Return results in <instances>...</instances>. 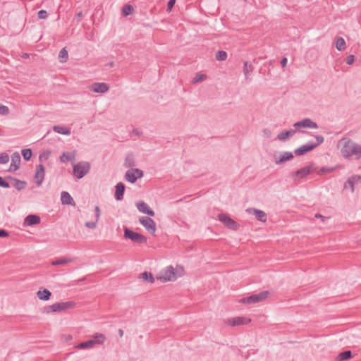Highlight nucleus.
<instances>
[{
	"label": "nucleus",
	"mask_w": 361,
	"mask_h": 361,
	"mask_svg": "<svg viewBox=\"0 0 361 361\" xmlns=\"http://www.w3.org/2000/svg\"><path fill=\"white\" fill-rule=\"evenodd\" d=\"M204 78H205V76L203 74L197 75L195 76V78H194V79H193V82L194 83L199 82L203 80Z\"/></svg>",
	"instance_id": "obj_45"
},
{
	"label": "nucleus",
	"mask_w": 361,
	"mask_h": 361,
	"mask_svg": "<svg viewBox=\"0 0 361 361\" xmlns=\"http://www.w3.org/2000/svg\"><path fill=\"white\" fill-rule=\"evenodd\" d=\"M51 295V293L48 289L39 290L37 292V296L41 300H49Z\"/></svg>",
	"instance_id": "obj_25"
},
{
	"label": "nucleus",
	"mask_w": 361,
	"mask_h": 361,
	"mask_svg": "<svg viewBox=\"0 0 361 361\" xmlns=\"http://www.w3.org/2000/svg\"><path fill=\"white\" fill-rule=\"evenodd\" d=\"M336 47L338 51H343L345 48V42L343 37H338L336 42Z\"/></svg>",
	"instance_id": "obj_34"
},
{
	"label": "nucleus",
	"mask_w": 361,
	"mask_h": 361,
	"mask_svg": "<svg viewBox=\"0 0 361 361\" xmlns=\"http://www.w3.org/2000/svg\"><path fill=\"white\" fill-rule=\"evenodd\" d=\"M288 59L286 58H283L281 61V65L282 67H285L287 64Z\"/></svg>",
	"instance_id": "obj_52"
},
{
	"label": "nucleus",
	"mask_w": 361,
	"mask_h": 361,
	"mask_svg": "<svg viewBox=\"0 0 361 361\" xmlns=\"http://www.w3.org/2000/svg\"><path fill=\"white\" fill-rule=\"evenodd\" d=\"M45 171L42 164H39L36 166L35 173L34 176L35 183L37 186H40L44 179Z\"/></svg>",
	"instance_id": "obj_14"
},
{
	"label": "nucleus",
	"mask_w": 361,
	"mask_h": 361,
	"mask_svg": "<svg viewBox=\"0 0 361 361\" xmlns=\"http://www.w3.org/2000/svg\"><path fill=\"white\" fill-rule=\"evenodd\" d=\"M352 357V352L350 350H345L340 353L337 356V361H345Z\"/></svg>",
	"instance_id": "obj_28"
},
{
	"label": "nucleus",
	"mask_w": 361,
	"mask_h": 361,
	"mask_svg": "<svg viewBox=\"0 0 361 361\" xmlns=\"http://www.w3.org/2000/svg\"><path fill=\"white\" fill-rule=\"evenodd\" d=\"M68 51L65 48H63L59 52V57L60 59H63L64 60H61V61H66L68 59Z\"/></svg>",
	"instance_id": "obj_36"
},
{
	"label": "nucleus",
	"mask_w": 361,
	"mask_h": 361,
	"mask_svg": "<svg viewBox=\"0 0 361 361\" xmlns=\"http://www.w3.org/2000/svg\"><path fill=\"white\" fill-rule=\"evenodd\" d=\"M40 223V217L37 214H29L24 219V226H33Z\"/></svg>",
	"instance_id": "obj_20"
},
{
	"label": "nucleus",
	"mask_w": 361,
	"mask_h": 361,
	"mask_svg": "<svg viewBox=\"0 0 361 361\" xmlns=\"http://www.w3.org/2000/svg\"><path fill=\"white\" fill-rule=\"evenodd\" d=\"M269 295V291H262L257 294L245 297L239 300V302L243 304H254L264 300Z\"/></svg>",
	"instance_id": "obj_6"
},
{
	"label": "nucleus",
	"mask_w": 361,
	"mask_h": 361,
	"mask_svg": "<svg viewBox=\"0 0 361 361\" xmlns=\"http://www.w3.org/2000/svg\"><path fill=\"white\" fill-rule=\"evenodd\" d=\"M0 186H8V185L5 183V181L1 178H0Z\"/></svg>",
	"instance_id": "obj_53"
},
{
	"label": "nucleus",
	"mask_w": 361,
	"mask_h": 361,
	"mask_svg": "<svg viewBox=\"0 0 361 361\" xmlns=\"http://www.w3.org/2000/svg\"><path fill=\"white\" fill-rule=\"evenodd\" d=\"M176 274L173 267L169 266L163 269L157 276V279L161 282L173 281L176 279Z\"/></svg>",
	"instance_id": "obj_5"
},
{
	"label": "nucleus",
	"mask_w": 361,
	"mask_h": 361,
	"mask_svg": "<svg viewBox=\"0 0 361 361\" xmlns=\"http://www.w3.org/2000/svg\"><path fill=\"white\" fill-rule=\"evenodd\" d=\"M140 279H142L144 281H147L151 283H153L155 281L153 275L150 272L145 271L141 274Z\"/></svg>",
	"instance_id": "obj_32"
},
{
	"label": "nucleus",
	"mask_w": 361,
	"mask_h": 361,
	"mask_svg": "<svg viewBox=\"0 0 361 361\" xmlns=\"http://www.w3.org/2000/svg\"><path fill=\"white\" fill-rule=\"evenodd\" d=\"M315 218L321 219L322 221H324L326 219H327L326 216L317 213L314 216Z\"/></svg>",
	"instance_id": "obj_51"
},
{
	"label": "nucleus",
	"mask_w": 361,
	"mask_h": 361,
	"mask_svg": "<svg viewBox=\"0 0 361 361\" xmlns=\"http://www.w3.org/2000/svg\"><path fill=\"white\" fill-rule=\"evenodd\" d=\"M97 221H96L94 222H91V221L86 222L85 226L89 228L94 229L97 226Z\"/></svg>",
	"instance_id": "obj_46"
},
{
	"label": "nucleus",
	"mask_w": 361,
	"mask_h": 361,
	"mask_svg": "<svg viewBox=\"0 0 361 361\" xmlns=\"http://www.w3.org/2000/svg\"><path fill=\"white\" fill-rule=\"evenodd\" d=\"M115 189V199L118 201L122 200L125 192V185L122 182H120L116 185Z\"/></svg>",
	"instance_id": "obj_21"
},
{
	"label": "nucleus",
	"mask_w": 361,
	"mask_h": 361,
	"mask_svg": "<svg viewBox=\"0 0 361 361\" xmlns=\"http://www.w3.org/2000/svg\"><path fill=\"white\" fill-rule=\"evenodd\" d=\"M274 162L276 164H281L287 161L293 159V154L290 152H284L283 153H275L274 154Z\"/></svg>",
	"instance_id": "obj_13"
},
{
	"label": "nucleus",
	"mask_w": 361,
	"mask_h": 361,
	"mask_svg": "<svg viewBox=\"0 0 361 361\" xmlns=\"http://www.w3.org/2000/svg\"><path fill=\"white\" fill-rule=\"evenodd\" d=\"M32 156L31 149H24V160L29 161Z\"/></svg>",
	"instance_id": "obj_37"
},
{
	"label": "nucleus",
	"mask_w": 361,
	"mask_h": 361,
	"mask_svg": "<svg viewBox=\"0 0 361 361\" xmlns=\"http://www.w3.org/2000/svg\"><path fill=\"white\" fill-rule=\"evenodd\" d=\"M9 161V156L6 153L0 154V164H6Z\"/></svg>",
	"instance_id": "obj_38"
},
{
	"label": "nucleus",
	"mask_w": 361,
	"mask_h": 361,
	"mask_svg": "<svg viewBox=\"0 0 361 361\" xmlns=\"http://www.w3.org/2000/svg\"><path fill=\"white\" fill-rule=\"evenodd\" d=\"M353 183L355 184L359 183L361 182V176L360 175H354L350 177Z\"/></svg>",
	"instance_id": "obj_41"
},
{
	"label": "nucleus",
	"mask_w": 361,
	"mask_h": 361,
	"mask_svg": "<svg viewBox=\"0 0 361 361\" xmlns=\"http://www.w3.org/2000/svg\"><path fill=\"white\" fill-rule=\"evenodd\" d=\"M315 139L317 142L315 143H313L312 142H309L300 147L295 149L294 153L298 156H301L305 154V153H307L309 152H311L314 148H316L318 145H321L324 142V138L322 135H315Z\"/></svg>",
	"instance_id": "obj_2"
},
{
	"label": "nucleus",
	"mask_w": 361,
	"mask_h": 361,
	"mask_svg": "<svg viewBox=\"0 0 361 361\" xmlns=\"http://www.w3.org/2000/svg\"><path fill=\"white\" fill-rule=\"evenodd\" d=\"M18 185H22V183H21V182H19V183H18ZM18 188L20 189L21 187H20V185H18Z\"/></svg>",
	"instance_id": "obj_57"
},
{
	"label": "nucleus",
	"mask_w": 361,
	"mask_h": 361,
	"mask_svg": "<svg viewBox=\"0 0 361 361\" xmlns=\"http://www.w3.org/2000/svg\"><path fill=\"white\" fill-rule=\"evenodd\" d=\"M250 319L244 317H233L232 319H228L225 321V323L228 325L235 326L240 325L247 324L250 322Z\"/></svg>",
	"instance_id": "obj_16"
},
{
	"label": "nucleus",
	"mask_w": 361,
	"mask_h": 361,
	"mask_svg": "<svg viewBox=\"0 0 361 361\" xmlns=\"http://www.w3.org/2000/svg\"><path fill=\"white\" fill-rule=\"evenodd\" d=\"M341 154L348 160H359L361 158V145L350 138L344 137L338 142Z\"/></svg>",
	"instance_id": "obj_1"
},
{
	"label": "nucleus",
	"mask_w": 361,
	"mask_h": 361,
	"mask_svg": "<svg viewBox=\"0 0 361 361\" xmlns=\"http://www.w3.org/2000/svg\"><path fill=\"white\" fill-rule=\"evenodd\" d=\"M137 208L139 212L146 214L150 216H154V212L148 206V204L144 202H140L137 204Z\"/></svg>",
	"instance_id": "obj_22"
},
{
	"label": "nucleus",
	"mask_w": 361,
	"mask_h": 361,
	"mask_svg": "<svg viewBox=\"0 0 361 361\" xmlns=\"http://www.w3.org/2000/svg\"><path fill=\"white\" fill-rule=\"evenodd\" d=\"M74 159L75 155L71 152H63L60 157V161L63 163L73 160Z\"/></svg>",
	"instance_id": "obj_31"
},
{
	"label": "nucleus",
	"mask_w": 361,
	"mask_h": 361,
	"mask_svg": "<svg viewBox=\"0 0 361 361\" xmlns=\"http://www.w3.org/2000/svg\"><path fill=\"white\" fill-rule=\"evenodd\" d=\"M355 57L353 54L348 56V57L346 58V60H345L346 63L348 65H353L355 61Z\"/></svg>",
	"instance_id": "obj_43"
},
{
	"label": "nucleus",
	"mask_w": 361,
	"mask_h": 361,
	"mask_svg": "<svg viewBox=\"0 0 361 361\" xmlns=\"http://www.w3.org/2000/svg\"><path fill=\"white\" fill-rule=\"evenodd\" d=\"M94 211H95V219H96V221H98V220L99 219V216H100V209L98 206H96L95 208H94Z\"/></svg>",
	"instance_id": "obj_47"
},
{
	"label": "nucleus",
	"mask_w": 361,
	"mask_h": 361,
	"mask_svg": "<svg viewBox=\"0 0 361 361\" xmlns=\"http://www.w3.org/2000/svg\"><path fill=\"white\" fill-rule=\"evenodd\" d=\"M253 212L257 220L262 222H265L267 221V214L264 212L259 209H253Z\"/></svg>",
	"instance_id": "obj_29"
},
{
	"label": "nucleus",
	"mask_w": 361,
	"mask_h": 361,
	"mask_svg": "<svg viewBox=\"0 0 361 361\" xmlns=\"http://www.w3.org/2000/svg\"><path fill=\"white\" fill-rule=\"evenodd\" d=\"M144 176V173L139 169L128 170L126 172L125 179L130 183H134L138 178H141Z\"/></svg>",
	"instance_id": "obj_10"
},
{
	"label": "nucleus",
	"mask_w": 361,
	"mask_h": 361,
	"mask_svg": "<svg viewBox=\"0 0 361 361\" xmlns=\"http://www.w3.org/2000/svg\"><path fill=\"white\" fill-rule=\"evenodd\" d=\"M218 219L229 229L236 231L239 228V225L226 214H219L218 215Z\"/></svg>",
	"instance_id": "obj_9"
},
{
	"label": "nucleus",
	"mask_w": 361,
	"mask_h": 361,
	"mask_svg": "<svg viewBox=\"0 0 361 361\" xmlns=\"http://www.w3.org/2000/svg\"><path fill=\"white\" fill-rule=\"evenodd\" d=\"M61 201L63 204L75 205V201L71 195L66 191H63L61 194Z\"/></svg>",
	"instance_id": "obj_23"
},
{
	"label": "nucleus",
	"mask_w": 361,
	"mask_h": 361,
	"mask_svg": "<svg viewBox=\"0 0 361 361\" xmlns=\"http://www.w3.org/2000/svg\"><path fill=\"white\" fill-rule=\"evenodd\" d=\"M78 17H81L82 16V12H80L77 14Z\"/></svg>",
	"instance_id": "obj_56"
},
{
	"label": "nucleus",
	"mask_w": 361,
	"mask_h": 361,
	"mask_svg": "<svg viewBox=\"0 0 361 361\" xmlns=\"http://www.w3.org/2000/svg\"><path fill=\"white\" fill-rule=\"evenodd\" d=\"M140 224H142L145 229L152 234L156 232V224L154 221L150 217L142 216L139 219Z\"/></svg>",
	"instance_id": "obj_12"
},
{
	"label": "nucleus",
	"mask_w": 361,
	"mask_h": 361,
	"mask_svg": "<svg viewBox=\"0 0 361 361\" xmlns=\"http://www.w3.org/2000/svg\"><path fill=\"white\" fill-rule=\"evenodd\" d=\"M106 340V337L102 334H95L93 336V338L88 340L85 342H81L78 345V348L80 349H90L94 348L96 344L100 345L104 343Z\"/></svg>",
	"instance_id": "obj_3"
},
{
	"label": "nucleus",
	"mask_w": 361,
	"mask_h": 361,
	"mask_svg": "<svg viewBox=\"0 0 361 361\" xmlns=\"http://www.w3.org/2000/svg\"><path fill=\"white\" fill-rule=\"evenodd\" d=\"M253 69L254 68L252 64L249 63L247 61L244 62L243 73L246 79L249 78V74L253 71Z\"/></svg>",
	"instance_id": "obj_30"
},
{
	"label": "nucleus",
	"mask_w": 361,
	"mask_h": 361,
	"mask_svg": "<svg viewBox=\"0 0 361 361\" xmlns=\"http://www.w3.org/2000/svg\"><path fill=\"white\" fill-rule=\"evenodd\" d=\"M123 165L126 168L134 169L133 168L135 166V161L132 154H129L126 156Z\"/></svg>",
	"instance_id": "obj_27"
},
{
	"label": "nucleus",
	"mask_w": 361,
	"mask_h": 361,
	"mask_svg": "<svg viewBox=\"0 0 361 361\" xmlns=\"http://www.w3.org/2000/svg\"><path fill=\"white\" fill-rule=\"evenodd\" d=\"M354 185H355V183H353V181L351 180V179L350 178H348V180L346 181V183L344 185V188H350L351 189V191L353 192L354 191Z\"/></svg>",
	"instance_id": "obj_40"
},
{
	"label": "nucleus",
	"mask_w": 361,
	"mask_h": 361,
	"mask_svg": "<svg viewBox=\"0 0 361 361\" xmlns=\"http://www.w3.org/2000/svg\"><path fill=\"white\" fill-rule=\"evenodd\" d=\"M54 309V304L51 305H47V306H45L44 307H43L42 312L46 313V314L55 312Z\"/></svg>",
	"instance_id": "obj_39"
},
{
	"label": "nucleus",
	"mask_w": 361,
	"mask_h": 361,
	"mask_svg": "<svg viewBox=\"0 0 361 361\" xmlns=\"http://www.w3.org/2000/svg\"><path fill=\"white\" fill-rule=\"evenodd\" d=\"M124 237L138 244H144L147 242L145 236L128 228H124Z\"/></svg>",
	"instance_id": "obj_8"
},
{
	"label": "nucleus",
	"mask_w": 361,
	"mask_h": 361,
	"mask_svg": "<svg viewBox=\"0 0 361 361\" xmlns=\"http://www.w3.org/2000/svg\"><path fill=\"white\" fill-rule=\"evenodd\" d=\"M29 58V54L24 53V59Z\"/></svg>",
	"instance_id": "obj_55"
},
{
	"label": "nucleus",
	"mask_w": 361,
	"mask_h": 361,
	"mask_svg": "<svg viewBox=\"0 0 361 361\" xmlns=\"http://www.w3.org/2000/svg\"><path fill=\"white\" fill-rule=\"evenodd\" d=\"M48 16L47 12L45 10H40L38 12V18L39 19H46Z\"/></svg>",
	"instance_id": "obj_42"
},
{
	"label": "nucleus",
	"mask_w": 361,
	"mask_h": 361,
	"mask_svg": "<svg viewBox=\"0 0 361 361\" xmlns=\"http://www.w3.org/2000/svg\"><path fill=\"white\" fill-rule=\"evenodd\" d=\"M75 306V303L73 301L56 302L54 304V310L55 312H61L68 309L73 308Z\"/></svg>",
	"instance_id": "obj_15"
},
{
	"label": "nucleus",
	"mask_w": 361,
	"mask_h": 361,
	"mask_svg": "<svg viewBox=\"0 0 361 361\" xmlns=\"http://www.w3.org/2000/svg\"><path fill=\"white\" fill-rule=\"evenodd\" d=\"M134 11V8L130 4H126L122 8V15L124 17H126L130 14H132Z\"/></svg>",
	"instance_id": "obj_33"
},
{
	"label": "nucleus",
	"mask_w": 361,
	"mask_h": 361,
	"mask_svg": "<svg viewBox=\"0 0 361 361\" xmlns=\"http://www.w3.org/2000/svg\"><path fill=\"white\" fill-rule=\"evenodd\" d=\"M1 135H2V133H1V132L0 131V136H1Z\"/></svg>",
	"instance_id": "obj_60"
},
{
	"label": "nucleus",
	"mask_w": 361,
	"mask_h": 361,
	"mask_svg": "<svg viewBox=\"0 0 361 361\" xmlns=\"http://www.w3.org/2000/svg\"><path fill=\"white\" fill-rule=\"evenodd\" d=\"M53 130L57 133L65 135H70L71 133V129L69 128L61 126H54L53 127Z\"/></svg>",
	"instance_id": "obj_26"
},
{
	"label": "nucleus",
	"mask_w": 361,
	"mask_h": 361,
	"mask_svg": "<svg viewBox=\"0 0 361 361\" xmlns=\"http://www.w3.org/2000/svg\"><path fill=\"white\" fill-rule=\"evenodd\" d=\"M91 90L97 93H105L109 87V85L104 82H95L90 87Z\"/></svg>",
	"instance_id": "obj_19"
},
{
	"label": "nucleus",
	"mask_w": 361,
	"mask_h": 361,
	"mask_svg": "<svg viewBox=\"0 0 361 361\" xmlns=\"http://www.w3.org/2000/svg\"><path fill=\"white\" fill-rule=\"evenodd\" d=\"M39 160L42 161V155L39 156Z\"/></svg>",
	"instance_id": "obj_59"
},
{
	"label": "nucleus",
	"mask_w": 361,
	"mask_h": 361,
	"mask_svg": "<svg viewBox=\"0 0 361 361\" xmlns=\"http://www.w3.org/2000/svg\"><path fill=\"white\" fill-rule=\"evenodd\" d=\"M74 261H75V258L63 257H60V258H58V259L52 261L51 264L53 266H61V265H66L68 263L73 262Z\"/></svg>",
	"instance_id": "obj_24"
},
{
	"label": "nucleus",
	"mask_w": 361,
	"mask_h": 361,
	"mask_svg": "<svg viewBox=\"0 0 361 361\" xmlns=\"http://www.w3.org/2000/svg\"><path fill=\"white\" fill-rule=\"evenodd\" d=\"M133 132H135V134L139 135V132L137 130H134Z\"/></svg>",
	"instance_id": "obj_58"
},
{
	"label": "nucleus",
	"mask_w": 361,
	"mask_h": 361,
	"mask_svg": "<svg viewBox=\"0 0 361 361\" xmlns=\"http://www.w3.org/2000/svg\"><path fill=\"white\" fill-rule=\"evenodd\" d=\"M8 235V233L3 230V229H0V238H6Z\"/></svg>",
	"instance_id": "obj_48"
},
{
	"label": "nucleus",
	"mask_w": 361,
	"mask_h": 361,
	"mask_svg": "<svg viewBox=\"0 0 361 361\" xmlns=\"http://www.w3.org/2000/svg\"><path fill=\"white\" fill-rule=\"evenodd\" d=\"M21 163V158L18 153H14L11 156V163L9 167V171H15L19 169Z\"/></svg>",
	"instance_id": "obj_17"
},
{
	"label": "nucleus",
	"mask_w": 361,
	"mask_h": 361,
	"mask_svg": "<svg viewBox=\"0 0 361 361\" xmlns=\"http://www.w3.org/2000/svg\"><path fill=\"white\" fill-rule=\"evenodd\" d=\"M316 170V167L314 164L302 167L296 171L293 172L290 176L294 181L306 178L309 174L314 172Z\"/></svg>",
	"instance_id": "obj_7"
},
{
	"label": "nucleus",
	"mask_w": 361,
	"mask_h": 361,
	"mask_svg": "<svg viewBox=\"0 0 361 361\" xmlns=\"http://www.w3.org/2000/svg\"><path fill=\"white\" fill-rule=\"evenodd\" d=\"M298 131L297 128L290 129L288 130L281 132L277 135V139L280 141L285 142L292 137Z\"/></svg>",
	"instance_id": "obj_18"
},
{
	"label": "nucleus",
	"mask_w": 361,
	"mask_h": 361,
	"mask_svg": "<svg viewBox=\"0 0 361 361\" xmlns=\"http://www.w3.org/2000/svg\"><path fill=\"white\" fill-rule=\"evenodd\" d=\"M333 169H328L326 167H322L321 169H320V172L321 173H326V172H331L332 171Z\"/></svg>",
	"instance_id": "obj_50"
},
{
	"label": "nucleus",
	"mask_w": 361,
	"mask_h": 361,
	"mask_svg": "<svg viewBox=\"0 0 361 361\" xmlns=\"http://www.w3.org/2000/svg\"><path fill=\"white\" fill-rule=\"evenodd\" d=\"M8 114V109L7 106L0 104V114L6 115Z\"/></svg>",
	"instance_id": "obj_44"
},
{
	"label": "nucleus",
	"mask_w": 361,
	"mask_h": 361,
	"mask_svg": "<svg viewBox=\"0 0 361 361\" xmlns=\"http://www.w3.org/2000/svg\"><path fill=\"white\" fill-rule=\"evenodd\" d=\"M293 127L298 129V132L305 133V131L300 130L301 128H308L312 129L318 128L317 123L312 121L310 118H304L300 121H298L293 124Z\"/></svg>",
	"instance_id": "obj_11"
},
{
	"label": "nucleus",
	"mask_w": 361,
	"mask_h": 361,
	"mask_svg": "<svg viewBox=\"0 0 361 361\" xmlns=\"http://www.w3.org/2000/svg\"><path fill=\"white\" fill-rule=\"evenodd\" d=\"M90 167L89 162L79 161L73 165V174L78 179H80L89 173Z\"/></svg>",
	"instance_id": "obj_4"
},
{
	"label": "nucleus",
	"mask_w": 361,
	"mask_h": 361,
	"mask_svg": "<svg viewBox=\"0 0 361 361\" xmlns=\"http://www.w3.org/2000/svg\"><path fill=\"white\" fill-rule=\"evenodd\" d=\"M118 333L121 336H122L123 334V331L121 329H119Z\"/></svg>",
	"instance_id": "obj_54"
},
{
	"label": "nucleus",
	"mask_w": 361,
	"mask_h": 361,
	"mask_svg": "<svg viewBox=\"0 0 361 361\" xmlns=\"http://www.w3.org/2000/svg\"><path fill=\"white\" fill-rule=\"evenodd\" d=\"M176 3V0H169L168 2V8L171 9Z\"/></svg>",
	"instance_id": "obj_49"
},
{
	"label": "nucleus",
	"mask_w": 361,
	"mask_h": 361,
	"mask_svg": "<svg viewBox=\"0 0 361 361\" xmlns=\"http://www.w3.org/2000/svg\"><path fill=\"white\" fill-rule=\"evenodd\" d=\"M216 59L218 61H225L227 59V53L223 50L218 51L216 54Z\"/></svg>",
	"instance_id": "obj_35"
}]
</instances>
